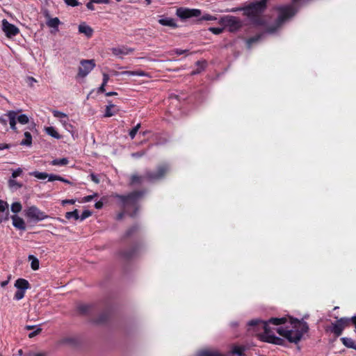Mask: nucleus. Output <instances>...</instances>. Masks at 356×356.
<instances>
[{
	"mask_svg": "<svg viewBox=\"0 0 356 356\" xmlns=\"http://www.w3.org/2000/svg\"><path fill=\"white\" fill-rule=\"evenodd\" d=\"M286 318H271L268 321H264L259 319H254L248 322L249 326H257V330H264V334L260 336L262 341L277 345H282L284 340L275 335L274 331L271 329L269 324L278 325L286 323Z\"/></svg>",
	"mask_w": 356,
	"mask_h": 356,
	"instance_id": "obj_1",
	"label": "nucleus"
},
{
	"mask_svg": "<svg viewBox=\"0 0 356 356\" xmlns=\"http://www.w3.org/2000/svg\"><path fill=\"white\" fill-rule=\"evenodd\" d=\"M290 325L276 328V332L286 338L289 342L298 343L305 333L309 330L308 324L304 321L296 318H289Z\"/></svg>",
	"mask_w": 356,
	"mask_h": 356,
	"instance_id": "obj_2",
	"label": "nucleus"
},
{
	"mask_svg": "<svg viewBox=\"0 0 356 356\" xmlns=\"http://www.w3.org/2000/svg\"><path fill=\"white\" fill-rule=\"evenodd\" d=\"M169 170L170 167L168 164L160 165L157 167L155 172L148 170L145 172L144 176H140L138 175H131L130 178V184H141L144 179L151 182L161 179L165 177Z\"/></svg>",
	"mask_w": 356,
	"mask_h": 356,
	"instance_id": "obj_3",
	"label": "nucleus"
},
{
	"mask_svg": "<svg viewBox=\"0 0 356 356\" xmlns=\"http://www.w3.org/2000/svg\"><path fill=\"white\" fill-rule=\"evenodd\" d=\"M143 195V192L142 191H134L127 195H116L115 197L120 201L124 211L131 216H134L138 210L137 203Z\"/></svg>",
	"mask_w": 356,
	"mask_h": 356,
	"instance_id": "obj_4",
	"label": "nucleus"
},
{
	"mask_svg": "<svg viewBox=\"0 0 356 356\" xmlns=\"http://www.w3.org/2000/svg\"><path fill=\"white\" fill-rule=\"evenodd\" d=\"M277 10L278 11V17L275 22L276 26L275 27L268 29L267 31L270 33H274L277 28L280 27L285 20L293 16L296 13L293 6L291 5L280 6Z\"/></svg>",
	"mask_w": 356,
	"mask_h": 356,
	"instance_id": "obj_5",
	"label": "nucleus"
},
{
	"mask_svg": "<svg viewBox=\"0 0 356 356\" xmlns=\"http://www.w3.org/2000/svg\"><path fill=\"white\" fill-rule=\"evenodd\" d=\"M268 0H259L250 3L243 8L244 14L248 17L254 18L263 13L266 8Z\"/></svg>",
	"mask_w": 356,
	"mask_h": 356,
	"instance_id": "obj_6",
	"label": "nucleus"
},
{
	"mask_svg": "<svg viewBox=\"0 0 356 356\" xmlns=\"http://www.w3.org/2000/svg\"><path fill=\"white\" fill-rule=\"evenodd\" d=\"M220 22L223 24L225 29H227L230 32H235L238 31L242 26L241 20L234 16H225L220 19Z\"/></svg>",
	"mask_w": 356,
	"mask_h": 356,
	"instance_id": "obj_7",
	"label": "nucleus"
},
{
	"mask_svg": "<svg viewBox=\"0 0 356 356\" xmlns=\"http://www.w3.org/2000/svg\"><path fill=\"white\" fill-rule=\"evenodd\" d=\"M25 216L35 221H40L48 218V216L43 211H40L35 206H31L28 207L25 211Z\"/></svg>",
	"mask_w": 356,
	"mask_h": 356,
	"instance_id": "obj_8",
	"label": "nucleus"
},
{
	"mask_svg": "<svg viewBox=\"0 0 356 356\" xmlns=\"http://www.w3.org/2000/svg\"><path fill=\"white\" fill-rule=\"evenodd\" d=\"M348 326H349V320H348V318L343 317L332 323L330 330L337 337H339L341 335L344 328Z\"/></svg>",
	"mask_w": 356,
	"mask_h": 356,
	"instance_id": "obj_9",
	"label": "nucleus"
},
{
	"mask_svg": "<svg viewBox=\"0 0 356 356\" xmlns=\"http://www.w3.org/2000/svg\"><path fill=\"white\" fill-rule=\"evenodd\" d=\"M80 64L77 76L82 78L86 77L95 67L94 60H82Z\"/></svg>",
	"mask_w": 356,
	"mask_h": 356,
	"instance_id": "obj_10",
	"label": "nucleus"
},
{
	"mask_svg": "<svg viewBox=\"0 0 356 356\" xmlns=\"http://www.w3.org/2000/svg\"><path fill=\"white\" fill-rule=\"evenodd\" d=\"M176 14L179 18L185 19L193 17H199L201 12L198 9L179 8L177 10Z\"/></svg>",
	"mask_w": 356,
	"mask_h": 356,
	"instance_id": "obj_11",
	"label": "nucleus"
},
{
	"mask_svg": "<svg viewBox=\"0 0 356 356\" xmlns=\"http://www.w3.org/2000/svg\"><path fill=\"white\" fill-rule=\"evenodd\" d=\"M18 112L15 111H10L6 114H5L3 116H1L0 118V122L4 125L7 124L8 120L6 118H8L9 120V124L10 126V128L15 131H17V127H16V116L17 115Z\"/></svg>",
	"mask_w": 356,
	"mask_h": 356,
	"instance_id": "obj_12",
	"label": "nucleus"
},
{
	"mask_svg": "<svg viewBox=\"0 0 356 356\" xmlns=\"http://www.w3.org/2000/svg\"><path fill=\"white\" fill-rule=\"evenodd\" d=\"M2 30L8 38L14 37L19 32L16 26L9 23L6 19L2 20Z\"/></svg>",
	"mask_w": 356,
	"mask_h": 356,
	"instance_id": "obj_13",
	"label": "nucleus"
},
{
	"mask_svg": "<svg viewBox=\"0 0 356 356\" xmlns=\"http://www.w3.org/2000/svg\"><path fill=\"white\" fill-rule=\"evenodd\" d=\"M111 50L112 54L116 56L128 55L134 51V49L125 46L113 47Z\"/></svg>",
	"mask_w": 356,
	"mask_h": 356,
	"instance_id": "obj_14",
	"label": "nucleus"
},
{
	"mask_svg": "<svg viewBox=\"0 0 356 356\" xmlns=\"http://www.w3.org/2000/svg\"><path fill=\"white\" fill-rule=\"evenodd\" d=\"M13 220V225L17 229L24 231L26 229V223L21 217L13 215L11 216Z\"/></svg>",
	"mask_w": 356,
	"mask_h": 356,
	"instance_id": "obj_15",
	"label": "nucleus"
},
{
	"mask_svg": "<svg viewBox=\"0 0 356 356\" xmlns=\"http://www.w3.org/2000/svg\"><path fill=\"white\" fill-rule=\"evenodd\" d=\"M15 286L17 289L26 291L31 287L29 282L23 278H19L15 281Z\"/></svg>",
	"mask_w": 356,
	"mask_h": 356,
	"instance_id": "obj_16",
	"label": "nucleus"
},
{
	"mask_svg": "<svg viewBox=\"0 0 356 356\" xmlns=\"http://www.w3.org/2000/svg\"><path fill=\"white\" fill-rule=\"evenodd\" d=\"M79 31L86 35L88 38H90L93 33L92 29L85 24H81L79 26Z\"/></svg>",
	"mask_w": 356,
	"mask_h": 356,
	"instance_id": "obj_17",
	"label": "nucleus"
},
{
	"mask_svg": "<svg viewBox=\"0 0 356 356\" xmlns=\"http://www.w3.org/2000/svg\"><path fill=\"white\" fill-rule=\"evenodd\" d=\"M159 23L163 26H167L172 28H176L177 26L175 20L172 18L170 17L160 19L159 20Z\"/></svg>",
	"mask_w": 356,
	"mask_h": 356,
	"instance_id": "obj_18",
	"label": "nucleus"
},
{
	"mask_svg": "<svg viewBox=\"0 0 356 356\" xmlns=\"http://www.w3.org/2000/svg\"><path fill=\"white\" fill-rule=\"evenodd\" d=\"M343 344L347 348H353L356 350V342L351 338L342 337L341 339Z\"/></svg>",
	"mask_w": 356,
	"mask_h": 356,
	"instance_id": "obj_19",
	"label": "nucleus"
},
{
	"mask_svg": "<svg viewBox=\"0 0 356 356\" xmlns=\"http://www.w3.org/2000/svg\"><path fill=\"white\" fill-rule=\"evenodd\" d=\"M120 74H125L129 76H148V74L143 70L123 71L120 72Z\"/></svg>",
	"mask_w": 356,
	"mask_h": 356,
	"instance_id": "obj_20",
	"label": "nucleus"
},
{
	"mask_svg": "<svg viewBox=\"0 0 356 356\" xmlns=\"http://www.w3.org/2000/svg\"><path fill=\"white\" fill-rule=\"evenodd\" d=\"M136 248H132L127 251H124L121 253L122 257L125 259H130L136 255Z\"/></svg>",
	"mask_w": 356,
	"mask_h": 356,
	"instance_id": "obj_21",
	"label": "nucleus"
},
{
	"mask_svg": "<svg viewBox=\"0 0 356 356\" xmlns=\"http://www.w3.org/2000/svg\"><path fill=\"white\" fill-rule=\"evenodd\" d=\"M25 138L22 140L20 143L22 145L31 146L32 144V136L30 132L26 131L24 133Z\"/></svg>",
	"mask_w": 356,
	"mask_h": 356,
	"instance_id": "obj_22",
	"label": "nucleus"
},
{
	"mask_svg": "<svg viewBox=\"0 0 356 356\" xmlns=\"http://www.w3.org/2000/svg\"><path fill=\"white\" fill-rule=\"evenodd\" d=\"M60 22L58 17L49 18L47 22V25L51 28L58 29Z\"/></svg>",
	"mask_w": 356,
	"mask_h": 356,
	"instance_id": "obj_23",
	"label": "nucleus"
},
{
	"mask_svg": "<svg viewBox=\"0 0 356 356\" xmlns=\"http://www.w3.org/2000/svg\"><path fill=\"white\" fill-rule=\"evenodd\" d=\"M46 132L48 135L52 136L54 138H56V139L60 138V134L56 131V130L53 127H47Z\"/></svg>",
	"mask_w": 356,
	"mask_h": 356,
	"instance_id": "obj_24",
	"label": "nucleus"
},
{
	"mask_svg": "<svg viewBox=\"0 0 356 356\" xmlns=\"http://www.w3.org/2000/svg\"><path fill=\"white\" fill-rule=\"evenodd\" d=\"M8 186L10 188H14V189L20 188L23 186L22 184L17 182L15 179H13L12 177L8 180Z\"/></svg>",
	"mask_w": 356,
	"mask_h": 356,
	"instance_id": "obj_25",
	"label": "nucleus"
},
{
	"mask_svg": "<svg viewBox=\"0 0 356 356\" xmlns=\"http://www.w3.org/2000/svg\"><path fill=\"white\" fill-rule=\"evenodd\" d=\"M69 161L66 158L57 159L51 161V164L54 165H65L68 164Z\"/></svg>",
	"mask_w": 356,
	"mask_h": 356,
	"instance_id": "obj_26",
	"label": "nucleus"
},
{
	"mask_svg": "<svg viewBox=\"0 0 356 356\" xmlns=\"http://www.w3.org/2000/svg\"><path fill=\"white\" fill-rule=\"evenodd\" d=\"M29 260H31V268L34 270H36L39 268V261L37 258H35L33 255H30L29 257Z\"/></svg>",
	"mask_w": 356,
	"mask_h": 356,
	"instance_id": "obj_27",
	"label": "nucleus"
},
{
	"mask_svg": "<svg viewBox=\"0 0 356 356\" xmlns=\"http://www.w3.org/2000/svg\"><path fill=\"white\" fill-rule=\"evenodd\" d=\"M65 218L68 220L71 218H74L75 220L79 219V211L77 209L74 210L73 211H69L65 213Z\"/></svg>",
	"mask_w": 356,
	"mask_h": 356,
	"instance_id": "obj_28",
	"label": "nucleus"
},
{
	"mask_svg": "<svg viewBox=\"0 0 356 356\" xmlns=\"http://www.w3.org/2000/svg\"><path fill=\"white\" fill-rule=\"evenodd\" d=\"M114 107V104L109 103V104L107 105L106 107V111L104 116L106 118H109L114 115V113L111 111V109L113 108Z\"/></svg>",
	"mask_w": 356,
	"mask_h": 356,
	"instance_id": "obj_29",
	"label": "nucleus"
},
{
	"mask_svg": "<svg viewBox=\"0 0 356 356\" xmlns=\"http://www.w3.org/2000/svg\"><path fill=\"white\" fill-rule=\"evenodd\" d=\"M22 209L21 203L16 202L11 204V211L14 213H17L21 211Z\"/></svg>",
	"mask_w": 356,
	"mask_h": 356,
	"instance_id": "obj_30",
	"label": "nucleus"
},
{
	"mask_svg": "<svg viewBox=\"0 0 356 356\" xmlns=\"http://www.w3.org/2000/svg\"><path fill=\"white\" fill-rule=\"evenodd\" d=\"M30 175L33 176L39 179H44L48 177V174L46 172H40L38 171H35L33 172H30Z\"/></svg>",
	"mask_w": 356,
	"mask_h": 356,
	"instance_id": "obj_31",
	"label": "nucleus"
},
{
	"mask_svg": "<svg viewBox=\"0 0 356 356\" xmlns=\"http://www.w3.org/2000/svg\"><path fill=\"white\" fill-rule=\"evenodd\" d=\"M16 119L17 120L18 122L22 124H26L29 122V120L26 115L22 114L19 116H16Z\"/></svg>",
	"mask_w": 356,
	"mask_h": 356,
	"instance_id": "obj_32",
	"label": "nucleus"
},
{
	"mask_svg": "<svg viewBox=\"0 0 356 356\" xmlns=\"http://www.w3.org/2000/svg\"><path fill=\"white\" fill-rule=\"evenodd\" d=\"M9 219V210L0 212V223L6 222Z\"/></svg>",
	"mask_w": 356,
	"mask_h": 356,
	"instance_id": "obj_33",
	"label": "nucleus"
},
{
	"mask_svg": "<svg viewBox=\"0 0 356 356\" xmlns=\"http://www.w3.org/2000/svg\"><path fill=\"white\" fill-rule=\"evenodd\" d=\"M199 356H223V355L217 352L201 351L199 353Z\"/></svg>",
	"mask_w": 356,
	"mask_h": 356,
	"instance_id": "obj_34",
	"label": "nucleus"
},
{
	"mask_svg": "<svg viewBox=\"0 0 356 356\" xmlns=\"http://www.w3.org/2000/svg\"><path fill=\"white\" fill-rule=\"evenodd\" d=\"M244 350V348L241 346H234L232 350V353L234 354L238 355V356H243Z\"/></svg>",
	"mask_w": 356,
	"mask_h": 356,
	"instance_id": "obj_35",
	"label": "nucleus"
},
{
	"mask_svg": "<svg viewBox=\"0 0 356 356\" xmlns=\"http://www.w3.org/2000/svg\"><path fill=\"white\" fill-rule=\"evenodd\" d=\"M24 295H25V291L17 289V291L15 293L14 298L16 300H19L24 297Z\"/></svg>",
	"mask_w": 356,
	"mask_h": 356,
	"instance_id": "obj_36",
	"label": "nucleus"
},
{
	"mask_svg": "<svg viewBox=\"0 0 356 356\" xmlns=\"http://www.w3.org/2000/svg\"><path fill=\"white\" fill-rule=\"evenodd\" d=\"M140 127V124H138L129 131V136L131 137V139H134L135 138Z\"/></svg>",
	"mask_w": 356,
	"mask_h": 356,
	"instance_id": "obj_37",
	"label": "nucleus"
},
{
	"mask_svg": "<svg viewBox=\"0 0 356 356\" xmlns=\"http://www.w3.org/2000/svg\"><path fill=\"white\" fill-rule=\"evenodd\" d=\"M53 114H54V116L57 118H59V119H62V118L67 119V115L65 113H64L60 112V111H53Z\"/></svg>",
	"mask_w": 356,
	"mask_h": 356,
	"instance_id": "obj_38",
	"label": "nucleus"
},
{
	"mask_svg": "<svg viewBox=\"0 0 356 356\" xmlns=\"http://www.w3.org/2000/svg\"><path fill=\"white\" fill-rule=\"evenodd\" d=\"M138 229V227L137 225L132 226L127 231L126 236L127 237L131 236L134 233L136 232Z\"/></svg>",
	"mask_w": 356,
	"mask_h": 356,
	"instance_id": "obj_39",
	"label": "nucleus"
},
{
	"mask_svg": "<svg viewBox=\"0 0 356 356\" xmlns=\"http://www.w3.org/2000/svg\"><path fill=\"white\" fill-rule=\"evenodd\" d=\"M90 307L87 305H81L78 307V310L81 314H86L88 312Z\"/></svg>",
	"mask_w": 356,
	"mask_h": 356,
	"instance_id": "obj_40",
	"label": "nucleus"
},
{
	"mask_svg": "<svg viewBox=\"0 0 356 356\" xmlns=\"http://www.w3.org/2000/svg\"><path fill=\"white\" fill-rule=\"evenodd\" d=\"M8 210V204L3 200H0V212Z\"/></svg>",
	"mask_w": 356,
	"mask_h": 356,
	"instance_id": "obj_41",
	"label": "nucleus"
},
{
	"mask_svg": "<svg viewBox=\"0 0 356 356\" xmlns=\"http://www.w3.org/2000/svg\"><path fill=\"white\" fill-rule=\"evenodd\" d=\"M92 215V212L88 210H85L82 212L81 215L79 216V219L81 220H83L86 218L90 217Z\"/></svg>",
	"mask_w": 356,
	"mask_h": 356,
	"instance_id": "obj_42",
	"label": "nucleus"
},
{
	"mask_svg": "<svg viewBox=\"0 0 356 356\" xmlns=\"http://www.w3.org/2000/svg\"><path fill=\"white\" fill-rule=\"evenodd\" d=\"M42 330V328L37 327L35 330H34L33 332H31L29 334V337L31 339L35 337V336L40 334L41 333Z\"/></svg>",
	"mask_w": 356,
	"mask_h": 356,
	"instance_id": "obj_43",
	"label": "nucleus"
},
{
	"mask_svg": "<svg viewBox=\"0 0 356 356\" xmlns=\"http://www.w3.org/2000/svg\"><path fill=\"white\" fill-rule=\"evenodd\" d=\"M223 29H224L220 28V27H210L209 29V30L211 32H212L213 34H216V35H218V34H220L221 33H222Z\"/></svg>",
	"mask_w": 356,
	"mask_h": 356,
	"instance_id": "obj_44",
	"label": "nucleus"
},
{
	"mask_svg": "<svg viewBox=\"0 0 356 356\" xmlns=\"http://www.w3.org/2000/svg\"><path fill=\"white\" fill-rule=\"evenodd\" d=\"M260 38H261V35H257V36L249 38L247 41L248 47H250V46L252 43L257 42Z\"/></svg>",
	"mask_w": 356,
	"mask_h": 356,
	"instance_id": "obj_45",
	"label": "nucleus"
},
{
	"mask_svg": "<svg viewBox=\"0 0 356 356\" xmlns=\"http://www.w3.org/2000/svg\"><path fill=\"white\" fill-rule=\"evenodd\" d=\"M65 3L70 6L75 7L80 4L77 0H64Z\"/></svg>",
	"mask_w": 356,
	"mask_h": 356,
	"instance_id": "obj_46",
	"label": "nucleus"
},
{
	"mask_svg": "<svg viewBox=\"0 0 356 356\" xmlns=\"http://www.w3.org/2000/svg\"><path fill=\"white\" fill-rule=\"evenodd\" d=\"M22 173V170L21 168H17L14 170L12 173V178L15 179L17 177L20 176Z\"/></svg>",
	"mask_w": 356,
	"mask_h": 356,
	"instance_id": "obj_47",
	"label": "nucleus"
},
{
	"mask_svg": "<svg viewBox=\"0 0 356 356\" xmlns=\"http://www.w3.org/2000/svg\"><path fill=\"white\" fill-rule=\"evenodd\" d=\"M97 196V193H95L93 195H88L83 197L84 202H90L95 197Z\"/></svg>",
	"mask_w": 356,
	"mask_h": 356,
	"instance_id": "obj_48",
	"label": "nucleus"
},
{
	"mask_svg": "<svg viewBox=\"0 0 356 356\" xmlns=\"http://www.w3.org/2000/svg\"><path fill=\"white\" fill-rule=\"evenodd\" d=\"M47 177L49 178V181H55V180H59L60 176L59 175H56L51 174V175H48Z\"/></svg>",
	"mask_w": 356,
	"mask_h": 356,
	"instance_id": "obj_49",
	"label": "nucleus"
},
{
	"mask_svg": "<svg viewBox=\"0 0 356 356\" xmlns=\"http://www.w3.org/2000/svg\"><path fill=\"white\" fill-rule=\"evenodd\" d=\"M188 50L187 49H176L174 50V52L177 54V55H181V54H184L186 52H188Z\"/></svg>",
	"mask_w": 356,
	"mask_h": 356,
	"instance_id": "obj_50",
	"label": "nucleus"
},
{
	"mask_svg": "<svg viewBox=\"0 0 356 356\" xmlns=\"http://www.w3.org/2000/svg\"><path fill=\"white\" fill-rule=\"evenodd\" d=\"M108 80H109V76L106 73H103V81H102V84L106 86L107 84Z\"/></svg>",
	"mask_w": 356,
	"mask_h": 356,
	"instance_id": "obj_51",
	"label": "nucleus"
},
{
	"mask_svg": "<svg viewBox=\"0 0 356 356\" xmlns=\"http://www.w3.org/2000/svg\"><path fill=\"white\" fill-rule=\"evenodd\" d=\"M202 19L207 20V21H211V20L216 19V18L215 17H213V16L210 15H204L202 17Z\"/></svg>",
	"mask_w": 356,
	"mask_h": 356,
	"instance_id": "obj_52",
	"label": "nucleus"
},
{
	"mask_svg": "<svg viewBox=\"0 0 356 356\" xmlns=\"http://www.w3.org/2000/svg\"><path fill=\"white\" fill-rule=\"evenodd\" d=\"M93 4H94V2H92V1L91 0L90 1L87 3L86 7L88 8V9H89L90 10H95V7H94Z\"/></svg>",
	"mask_w": 356,
	"mask_h": 356,
	"instance_id": "obj_53",
	"label": "nucleus"
},
{
	"mask_svg": "<svg viewBox=\"0 0 356 356\" xmlns=\"http://www.w3.org/2000/svg\"><path fill=\"white\" fill-rule=\"evenodd\" d=\"M90 177H91L92 181H94L95 184L99 183V179H98L97 175H95L94 174H91Z\"/></svg>",
	"mask_w": 356,
	"mask_h": 356,
	"instance_id": "obj_54",
	"label": "nucleus"
},
{
	"mask_svg": "<svg viewBox=\"0 0 356 356\" xmlns=\"http://www.w3.org/2000/svg\"><path fill=\"white\" fill-rule=\"evenodd\" d=\"M348 320H349V325L353 323L356 328V316H353L352 318H348Z\"/></svg>",
	"mask_w": 356,
	"mask_h": 356,
	"instance_id": "obj_55",
	"label": "nucleus"
},
{
	"mask_svg": "<svg viewBox=\"0 0 356 356\" xmlns=\"http://www.w3.org/2000/svg\"><path fill=\"white\" fill-rule=\"evenodd\" d=\"M103 207V202L102 201H98L95 204V207L97 209H102Z\"/></svg>",
	"mask_w": 356,
	"mask_h": 356,
	"instance_id": "obj_56",
	"label": "nucleus"
},
{
	"mask_svg": "<svg viewBox=\"0 0 356 356\" xmlns=\"http://www.w3.org/2000/svg\"><path fill=\"white\" fill-rule=\"evenodd\" d=\"M36 328H37V326H35V325H26L25 326V329L27 330H35Z\"/></svg>",
	"mask_w": 356,
	"mask_h": 356,
	"instance_id": "obj_57",
	"label": "nucleus"
},
{
	"mask_svg": "<svg viewBox=\"0 0 356 356\" xmlns=\"http://www.w3.org/2000/svg\"><path fill=\"white\" fill-rule=\"evenodd\" d=\"M144 155V152H136L132 154V156L134 157H140Z\"/></svg>",
	"mask_w": 356,
	"mask_h": 356,
	"instance_id": "obj_58",
	"label": "nucleus"
},
{
	"mask_svg": "<svg viewBox=\"0 0 356 356\" xmlns=\"http://www.w3.org/2000/svg\"><path fill=\"white\" fill-rule=\"evenodd\" d=\"M105 86L104 85H101L98 88V92H105Z\"/></svg>",
	"mask_w": 356,
	"mask_h": 356,
	"instance_id": "obj_59",
	"label": "nucleus"
},
{
	"mask_svg": "<svg viewBox=\"0 0 356 356\" xmlns=\"http://www.w3.org/2000/svg\"><path fill=\"white\" fill-rule=\"evenodd\" d=\"M29 356H46V354L44 353H33L30 355Z\"/></svg>",
	"mask_w": 356,
	"mask_h": 356,
	"instance_id": "obj_60",
	"label": "nucleus"
},
{
	"mask_svg": "<svg viewBox=\"0 0 356 356\" xmlns=\"http://www.w3.org/2000/svg\"><path fill=\"white\" fill-rule=\"evenodd\" d=\"M8 148H9L8 145L0 144V150L4 149H8Z\"/></svg>",
	"mask_w": 356,
	"mask_h": 356,
	"instance_id": "obj_61",
	"label": "nucleus"
},
{
	"mask_svg": "<svg viewBox=\"0 0 356 356\" xmlns=\"http://www.w3.org/2000/svg\"><path fill=\"white\" fill-rule=\"evenodd\" d=\"M117 95H118V93L116 92H108L106 93V96H107V97Z\"/></svg>",
	"mask_w": 356,
	"mask_h": 356,
	"instance_id": "obj_62",
	"label": "nucleus"
},
{
	"mask_svg": "<svg viewBox=\"0 0 356 356\" xmlns=\"http://www.w3.org/2000/svg\"><path fill=\"white\" fill-rule=\"evenodd\" d=\"M58 181H63L64 183H67V184H70V181H68L67 179H65V178L62 177L60 176V178H59V180Z\"/></svg>",
	"mask_w": 356,
	"mask_h": 356,
	"instance_id": "obj_63",
	"label": "nucleus"
},
{
	"mask_svg": "<svg viewBox=\"0 0 356 356\" xmlns=\"http://www.w3.org/2000/svg\"><path fill=\"white\" fill-rule=\"evenodd\" d=\"M8 280L3 281V282H2L1 283V286L2 287H4V286H6L8 284Z\"/></svg>",
	"mask_w": 356,
	"mask_h": 356,
	"instance_id": "obj_64",
	"label": "nucleus"
}]
</instances>
